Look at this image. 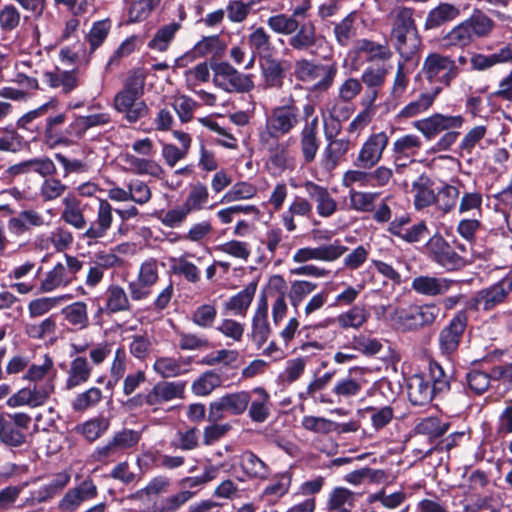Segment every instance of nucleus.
<instances>
[{
  "instance_id": "obj_1",
  "label": "nucleus",
  "mask_w": 512,
  "mask_h": 512,
  "mask_svg": "<svg viewBox=\"0 0 512 512\" xmlns=\"http://www.w3.org/2000/svg\"><path fill=\"white\" fill-rule=\"evenodd\" d=\"M494 28V20L482 10L476 9L468 18L454 25L442 36V45L447 50H464L478 39L489 37Z\"/></svg>"
},
{
  "instance_id": "obj_2",
  "label": "nucleus",
  "mask_w": 512,
  "mask_h": 512,
  "mask_svg": "<svg viewBox=\"0 0 512 512\" xmlns=\"http://www.w3.org/2000/svg\"><path fill=\"white\" fill-rule=\"evenodd\" d=\"M145 76L140 70L130 71L123 88L116 93L113 106L129 123H135L148 114L147 104L141 100L144 93Z\"/></svg>"
},
{
  "instance_id": "obj_3",
  "label": "nucleus",
  "mask_w": 512,
  "mask_h": 512,
  "mask_svg": "<svg viewBox=\"0 0 512 512\" xmlns=\"http://www.w3.org/2000/svg\"><path fill=\"white\" fill-rule=\"evenodd\" d=\"M299 109L294 98L274 107L266 118L265 130L259 133L260 144H273L275 138L289 134L299 123Z\"/></svg>"
},
{
  "instance_id": "obj_4",
  "label": "nucleus",
  "mask_w": 512,
  "mask_h": 512,
  "mask_svg": "<svg viewBox=\"0 0 512 512\" xmlns=\"http://www.w3.org/2000/svg\"><path fill=\"white\" fill-rule=\"evenodd\" d=\"M460 68L450 55L439 52L429 53L423 60L420 74L431 84L449 87L458 77Z\"/></svg>"
},
{
  "instance_id": "obj_5",
  "label": "nucleus",
  "mask_w": 512,
  "mask_h": 512,
  "mask_svg": "<svg viewBox=\"0 0 512 512\" xmlns=\"http://www.w3.org/2000/svg\"><path fill=\"white\" fill-rule=\"evenodd\" d=\"M440 314V308L434 303L411 305L395 313L397 325L405 331H414L432 325Z\"/></svg>"
},
{
  "instance_id": "obj_6",
  "label": "nucleus",
  "mask_w": 512,
  "mask_h": 512,
  "mask_svg": "<svg viewBox=\"0 0 512 512\" xmlns=\"http://www.w3.org/2000/svg\"><path fill=\"white\" fill-rule=\"evenodd\" d=\"M212 70L214 85L226 92L247 93L254 89L252 76L240 73L227 62L217 63Z\"/></svg>"
},
{
  "instance_id": "obj_7",
  "label": "nucleus",
  "mask_w": 512,
  "mask_h": 512,
  "mask_svg": "<svg viewBox=\"0 0 512 512\" xmlns=\"http://www.w3.org/2000/svg\"><path fill=\"white\" fill-rule=\"evenodd\" d=\"M250 400L249 391L226 393L209 404L208 421L218 422L225 418L226 413L242 415L247 410Z\"/></svg>"
},
{
  "instance_id": "obj_8",
  "label": "nucleus",
  "mask_w": 512,
  "mask_h": 512,
  "mask_svg": "<svg viewBox=\"0 0 512 512\" xmlns=\"http://www.w3.org/2000/svg\"><path fill=\"white\" fill-rule=\"evenodd\" d=\"M294 73L296 78L302 82H313L321 77V79L314 84V89L325 91L333 84L337 67L335 64L329 66L316 65L309 60L301 59L296 61Z\"/></svg>"
},
{
  "instance_id": "obj_9",
  "label": "nucleus",
  "mask_w": 512,
  "mask_h": 512,
  "mask_svg": "<svg viewBox=\"0 0 512 512\" xmlns=\"http://www.w3.org/2000/svg\"><path fill=\"white\" fill-rule=\"evenodd\" d=\"M347 252V247L341 240L336 239L332 243L317 247H302L295 251L292 261L296 264H306L310 261L334 262Z\"/></svg>"
},
{
  "instance_id": "obj_10",
  "label": "nucleus",
  "mask_w": 512,
  "mask_h": 512,
  "mask_svg": "<svg viewBox=\"0 0 512 512\" xmlns=\"http://www.w3.org/2000/svg\"><path fill=\"white\" fill-rule=\"evenodd\" d=\"M389 143L385 132L371 134L361 145L353 162L356 168L371 169L382 159L383 153Z\"/></svg>"
},
{
  "instance_id": "obj_11",
  "label": "nucleus",
  "mask_w": 512,
  "mask_h": 512,
  "mask_svg": "<svg viewBox=\"0 0 512 512\" xmlns=\"http://www.w3.org/2000/svg\"><path fill=\"white\" fill-rule=\"evenodd\" d=\"M414 8L397 5L388 14L391 23V38L395 41L397 50H401L407 42V36L416 29Z\"/></svg>"
},
{
  "instance_id": "obj_12",
  "label": "nucleus",
  "mask_w": 512,
  "mask_h": 512,
  "mask_svg": "<svg viewBox=\"0 0 512 512\" xmlns=\"http://www.w3.org/2000/svg\"><path fill=\"white\" fill-rule=\"evenodd\" d=\"M464 122L462 115L435 113L427 118L415 121L413 127L422 133L426 139L431 140L443 131L461 128Z\"/></svg>"
},
{
  "instance_id": "obj_13",
  "label": "nucleus",
  "mask_w": 512,
  "mask_h": 512,
  "mask_svg": "<svg viewBox=\"0 0 512 512\" xmlns=\"http://www.w3.org/2000/svg\"><path fill=\"white\" fill-rule=\"evenodd\" d=\"M466 326V314L464 312H458L449 323L442 328L438 336V345L441 354L450 357L458 350Z\"/></svg>"
},
{
  "instance_id": "obj_14",
  "label": "nucleus",
  "mask_w": 512,
  "mask_h": 512,
  "mask_svg": "<svg viewBox=\"0 0 512 512\" xmlns=\"http://www.w3.org/2000/svg\"><path fill=\"white\" fill-rule=\"evenodd\" d=\"M54 392L53 381L48 379L45 384H34L33 387L20 389L7 400V405L11 408L19 406L38 407L43 405L50 395Z\"/></svg>"
},
{
  "instance_id": "obj_15",
  "label": "nucleus",
  "mask_w": 512,
  "mask_h": 512,
  "mask_svg": "<svg viewBox=\"0 0 512 512\" xmlns=\"http://www.w3.org/2000/svg\"><path fill=\"white\" fill-rule=\"evenodd\" d=\"M425 247L429 257L447 270H455L463 264L461 257L440 235L431 237Z\"/></svg>"
},
{
  "instance_id": "obj_16",
  "label": "nucleus",
  "mask_w": 512,
  "mask_h": 512,
  "mask_svg": "<svg viewBox=\"0 0 512 512\" xmlns=\"http://www.w3.org/2000/svg\"><path fill=\"white\" fill-rule=\"evenodd\" d=\"M113 207L106 199H99L95 219L84 232L88 243L97 242L107 236L113 224Z\"/></svg>"
},
{
  "instance_id": "obj_17",
  "label": "nucleus",
  "mask_w": 512,
  "mask_h": 512,
  "mask_svg": "<svg viewBox=\"0 0 512 512\" xmlns=\"http://www.w3.org/2000/svg\"><path fill=\"white\" fill-rule=\"evenodd\" d=\"M326 42L325 37L318 34L314 23L308 22L298 27L289 38V45L297 51H308L315 54Z\"/></svg>"
},
{
  "instance_id": "obj_18",
  "label": "nucleus",
  "mask_w": 512,
  "mask_h": 512,
  "mask_svg": "<svg viewBox=\"0 0 512 512\" xmlns=\"http://www.w3.org/2000/svg\"><path fill=\"white\" fill-rule=\"evenodd\" d=\"M301 186L307 196L316 203V211L319 216L328 218L337 211V201L326 187L310 180L305 181Z\"/></svg>"
},
{
  "instance_id": "obj_19",
  "label": "nucleus",
  "mask_w": 512,
  "mask_h": 512,
  "mask_svg": "<svg viewBox=\"0 0 512 512\" xmlns=\"http://www.w3.org/2000/svg\"><path fill=\"white\" fill-rule=\"evenodd\" d=\"M462 15L460 5L451 2H439L431 8L424 21L425 30L438 29L448 23L454 22Z\"/></svg>"
},
{
  "instance_id": "obj_20",
  "label": "nucleus",
  "mask_w": 512,
  "mask_h": 512,
  "mask_svg": "<svg viewBox=\"0 0 512 512\" xmlns=\"http://www.w3.org/2000/svg\"><path fill=\"white\" fill-rule=\"evenodd\" d=\"M96 495V486L92 481L85 480L65 493L59 501L58 509L62 512H74L83 502L93 499Z\"/></svg>"
},
{
  "instance_id": "obj_21",
  "label": "nucleus",
  "mask_w": 512,
  "mask_h": 512,
  "mask_svg": "<svg viewBox=\"0 0 512 512\" xmlns=\"http://www.w3.org/2000/svg\"><path fill=\"white\" fill-rule=\"evenodd\" d=\"M512 292V279L504 278L495 285L477 293L475 303L484 310H490L502 303Z\"/></svg>"
},
{
  "instance_id": "obj_22",
  "label": "nucleus",
  "mask_w": 512,
  "mask_h": 512,
  "mask_svg": "<svg viewBox=\"0 0 512 512\" xmlns=\"http://www.w3.org/2000/svg\"><path fill=\"white\" fill-rule=\"evenodd\" d=\"M191 363V357L162 356L155 360L153 370L161 378H175L187 374L191 369Z\"/></svg>"
},
{
  "instance_id": "obj_23",
  "label": "nucleus",
  "mask_w": 512,
  "mask_h": 512,
  "mask_svg": "<svg viewBox=\"0 0 512 512\" xmlns=\"http://www.w3.org/2000/svg\"><path fill=\"white\" fill-rule=\"evenodd\" d=\"M456 283L448 278L421 275L412 280L411 288L420 295L435 297L447 293Z\"/></svg>"
},
{
  "instance_id": "obj_24",
  "label": "nucleus",
  "mask_w": 512,
  "mask_h": 512,
  "mask_svg": "<svg viewBox=\"0 0 512 512\" xmlns=\"http://www.w3.org/2000/svg\"><path fill=\"white\" fill-rule=\"evenodd\" d=\"M226 45L219 36H207L198 41L194 47L177 60L178 65H185L198 57L217 56L221 54Z\"/></svg>"
},
{
  "instance_id": "obj_25",
  "label": "nucleus",
  "mask_w": 512,
  "mask_h": 512,
  "mask_svg": "<svg viewBox=\"0 0 512 512\" xmlns=\"http://www.w3.org/2000/svg\"><path fill=\"white\" fill-rule=\"evenodd\" d=\"M442 91V86H435L431 91L421 93L415 100L410 101L397 113L398 120L417 117L427 112Z\"/></svg>"
},
{
  "instance_id": "obj_26",
  "label": "nucleus",
  "mask_w": 512,
  "mask_h": 512,
  "mask_svg": "<svg viewBox=\"0 0 512 512\" xmlns=\"http://www.w3.org/2000/svg\"><path fill=\"white\" fill-rule=\"evenodd\" d=\"M319 119L314 117L310 122H305L300 132V148L306 163L315 160L320 142L318 139Z\"/></svg>"
},
{
  "instance_id": "obj_27",
  "label": "nucleus",
  "mask_w": 512,
  "mask_h": 512,
  "mask_svg": "<svg viewBox=\"0 0 512 512\" xmlns=\"http://www.w3.org/2000/svg\"><path fill=\"white\" fill-rule=\"evenodd\" d=\"M56 171L54 162L48 157L28 159L10 166L7 170L12 176L35 172L42 177L53 176Z\"/></svg>"
},
{
  "instance_id": "obj_28",
  "label": "nucleus",
  "mask_w": 512,
  "mask_h": 512,
  "mask_svg": "<svg viewBox=\"0 0 512 512\" xmlns=\"http://www.w3.org/2000/svg\"><path fill=\"white\" fill-rule=\"evenodd\" d=\"M250 393V407L248 415L253 422H265L271 413L270 394L262 387H255Z\"/></svg>"
},
{
  "instance_id": "obj_29",
  "label": "nucleus",
  "mask_w": 512,
  "mask_h": 512,
  "mask_svg": "<svg viewBox=\"0 0 512 512\" xmlns=\"http://www.w3.org/2000/svg\"><path fill=\"white\" fill-rule=\"evenodd\" d=\"M92 365L84 356H77L70 361L65 387L68 390L85 384L92 375Z\"/></svg>"
},
{
  "instance_id": "obj_30",
  "label": "nucleus",
  "mask_w": 512,
  "mask_h": 512,
  "mask_svg": "<svg viewBox=\"0 0 512 512\" xmlns=\"http://www.w3.org/2000/svg\"><path fill=\"white\" fill-rule=\"evenodd\" d=\"M358 494L345 487H334L327 498L328 512H352L355 507Z\"/></svg>"
},
{
  "instance_id": "obj_31",
  "label": "nucleus",
  "mask_w": 512,
  "mask_h": 512,
  "mask_svg": "<svg viewBox=\"0 0 512 512\" xmlns=\"http://www.w3.org/2000/svg\"><path fill=\"white\" fill-rule=\"evenodd\" d=\"M436 395L430 381L423 375H413L409 379L408 396L414 405H425Z\"/></svg>"
},
{
  "instance_id": "obj_32",
  "label": "nucleus",
  "mask_w": 512,
  "mask_h": 512,
  "mask_svg": "<svg viewBox=\"0 0 512 512\" xmlns=\"http://www.w3.org/2000/svg\"><path fill=\"white\" fill-rule=\"evenodd\" d=\"M70 481V475L67 473L57 474L49 483L40 487L37 491L32 492L30 498L24 502L25 506L42 503L55 496Z\"/></svg>"
},
{
  "instance_id": "obj_33",
  "label": "nucleus",
  "mask_w": 512,
  "mask_h": 512,
  "mask_svg": "<svg viewBox=\"0 0 512 512\" xmlns=\"http://www.w3.org/2000/svg\"><path fill=\"white\" fill-rule=\"evenodd\" d=\"M239 465L250 479L266 480L271 472L269 466L251 451H245L239 456Z\"/></svg>"
},
{
  "instance_id": "obj_34",
  "label": "nucleus",
  "mask_w": 512,
  "mask_h": 512,
  "mask_svg": "<svg viewBox=\"0 0 512 512\" xmlns=\"http://www.w3.org/2000/svg\"><path fill=\"white\" fill-rule=\"evenodd\" d=\"M269 152V164L277 171L291 169L294 166V157L290 154L287 144L279 143L275 138L273 144H261Z\"/></svg>"
},
{
  "instance_id": "obj_35",
  "label": "nucleus",
  "mask_w": 512,
  "mask_h": 512,
  "mask_svg": "<svg viewBox=\"0 0 512 512\" xmlns=\"http://www.w3.org/2000/svg\"><path fill=\"white\" fill-rule=\"evenodd\" d=\"M62 204L61 218L75 229H84L87 226V221L81 209L80 200L73 195H67L63 198Z\"/></svg>"
},
{
  "instance_id": "obj_36",
  "label": "nucleus",
  "mask_w": 512,
  "mask_h": 512,
  "mask_svg": "<svg viewBox=\"0 0 512 512\" xmlns=\"http://www.w3.org/2000/svg\"><path fill=\"white\" fill-rule=\"evenodd\" d=\"M313 211L312 203L303 197H295L288 207V210L282 214L281 219L285 229L288 232L296 230L297 226L294 221L295 216L310 217Z\"/></svg>"
},
{
  "instance_id": "obj_37",
  "label": "nucleus",
  "mask_w": 512,
  "mask_h": 512,
  "mask_svg": "<svg viewBox=\"0 0 512 512\" xmlns=\"http://www.w3.org/2000/svg\"><path fill=\"white\" fill-rule=\"evenodd\" d=\"M370 318V312L365 306L354 305L349 310L340 313L335 322L344 330L346 329H359Z\"/></svg>"
},
{
  "instance_id": "obj_38",
  "label": "nucleus",
  "mask_w": 512,
  "mask_h": 512,
  "mask_svg": "<svg viewBox=\"0 0 512 512\" xmlns=\"http://www.w3.org/2000/svg\"><path fill=\"white\" fill-rule=\"evenodd\" d=\"M110 427V420L104 416L91 418L75 427L76 433L92 443L102 437Z\"/></svg>"
},
{
  "instance_id": "obj_39",
  "label": "nucleus",
  "mask_w": 512,
  "mask_h": 512,
  "mask_svg": "<svg viewBox=\"0 0 512 512\" xmlns=\"http://www.w3.org/2000/svg\"><path fill=\"white\" fill-rule=\"evenodd\" d=\"M64 320L77 330L86 329L89 326L87 304L83 301L73 302L61 310Z\"/></svg>"
},
{
  "instance_id": "obj_40",
  "label": "nucleus",
  "mask_w": 512,
  "mask_h": 512,
  "mask_svg": "<svg viewBox=\"0 0 512 512\" xmlns=\"http://www.w3.org/2000/svg\"><path fill=\"white\" fill-rule=\"evenodd\" d=\"M125 162L129 166V171L137 175H149L154 178H162L164 174L163 167L155 160L147 158H139L134 155L127 154Z\"/></svg>"
},
{
  "instance_id": "obj_41",
  "label": "nucleus",
  "mask_w": 512,
  "mask_h": 512,
  "mask_svg": "<svg viewBox=\"0 0 512 512\" xmlns=\"http://www.w3.org/2000/svg\"><path fill=\"white\" fill-rule=\"evenodd\" d=\"M414 206L417 210L426 208L436 202V194L432 189L431 180L421 175L412 183Z\"/></svg>"
},
{
  "instance_id": "obj_42",
  "label": "nucleus",
  "mask_w": 512,
  "mask_h": 512,
  "mask_svg": "<svg viewBox=\"0 0 512 512\" xmlns=\"http://www.w3.org/2000/svg\"><path fill=\"white\" fill-rule=\"evenodd\" d=\"M260 67L267 87L279 88L282 86L284 71L278 59L273 58L272 55L261 58Z\"/></svg>"
},
{
  "instance_id": "obj_43",
  "label": "nucleus",
  "mask_w": 512,
  "mask_h": 512,
  "mask_svg": "<svg viewBox=\"0 0 512 512\" xmlns=\"http://www.w3.org/2000/svg\"><path fill=\"white\" fill-rule=\"evenodd\" d=\"M222 376L215 370L203 372L191 384V391L196 396L205 397L210 395L215 389L222 386Z\"/></svg>"
},
{
  "instance_id": "obj_44",
  "label": "nucleus",
  "mask_w": 512,
  "mask_h": 512,
  "mask_svg": "<svg viewBox=\"0 0 512 512\" xmlns=\"http://www.w3.org/2000/svg\"><path fill=\"white\" fill-rule=\"evenodd\" d=\"M356 19H357V11H351L348 13L341 21L334 24L333 33L336 42L342 46L346 47L350 44L353 38L356 37L357 28H356Z\"/></svg>"
},
{
  "instance_id": "obj_45",
  "label": "nucleus",
  "mask_w": 512,
  "mask_h": 512,
  "mask_svg": "<svg viewBox=\"0 0 512 512\" xmlns=\"http://www.w3.org/2000/svg\"><path fill=\"white\" fill-rule=\"evenodd\" d=\"M268 304L266 299L263 297L258 304V308L255 312L252 322V333L253 339L260 346L268 339L270 327L267 320Z\"/></svg>"
},
{
  "instance_id": "obj_46",
  "label": "nucleus",
  "mask_w": 512,
  "mask_h": 512,
  "mask_svg": "<svg viewBox=\"0 0 512 512\" xmlns=\"http://www.w3.org/2000/svg\"><path fill=\"white\" fill-rule=\"evenodd\" d=\"M57 323L53 316H49L40 322L26 323L24 327L25 334L34 340L55 339Z\"/></svg>"
},
{
  "instance_id": "obj_47",
  "label": "nucleus",
  "mask_w": 512,
  "mask_h": 512,
  "mask_svg": "<svg viewBox=\"0 0 512 512\" xmlns=\"http://www.w3.org/2000/svg\"><path fill=\"white\" fill-rule=\"evenodd\" d=\"M105 302V310L108 313L124 312L131 309L128 295L119 285H111L107 288Z\"/></svg>"
},
{
  "instance_id": "obj_48",
  "label": "nucleus",
  "mask_w": 512,
  "mask_h": 512,
  "mask_svg": "<svg viewBox=\"0 0 512 512\" xmlns=\"http://www.w3.org/2000/svg\"><path fill=\"white\" fill-rule=\"evenodd\" d=\"M72 299V295L63 294L53 297H41L31 300L28 304V313L31 318L43 316L64 302Z\"/></svg>"
},
{
  "instance_id": "obj_49",
  "label": "nucleus",
  "mask_w": 512,
  "mask_h": 512,
  "mask_svg": "<svg viewBox=\"0 0 512 512\" xmlns=\"http://www.w3.org/2000/svg\"><path fill=\"white\" fill-rule=\"evenodd\" d=\"M44 78L49 87L61 88L65 94L70 93L78 86V77L75 71L46 72Z\"/></svg>"
},
{
  "instance_id": "obj_50",
  "label": "nucleus",
  "mask_w": 512,
  "mask_h": 512,
  "mask_svg": "<svg viewBox=\"0 0 512 512\" xmlns=\"http://www.w3.org/2000/svg\"><path fill=\"white\" fill-rule=\"evenodd\" d=\"M209 201V191L205 184L197 182L189 187L183 205L190 213L204 209Z\"/></svg>"
},
{
  "instance_id": "obj_51",
  "label": "nucleus",
  "mask_w": 512,
  "mask_h": 512,
  "mask_svg": "<svg viewBox=\"0 0 512 512\" xmlns=\"http://www.w3.org/2000/svg\"><path fill=\"white\" fill-rule=\"evenodd\" d=\"M327 142L324 149V161L328 167L334 168L350 150V140L348 138H333Z\"/></svg>"
},
{
  "instance_id": "obj_52",
  "label": "nucleus",
  "mask_w": 512,
  "mask_h": 512,
  "mask_svg": "<svg viewBox=\"0 0 512 512\" xmlns=\"http://www.w3.org/2000/svg\"><path fill=\"white\" fill-rule=\"evenodd\" d=\"M420 147L421 140L417 135L407 134L397 138L392 147L395 161L415 155Z\"/></svg>"
},
{
  "instance_id": "obj_53",
  "label": "nucleus",
  "mask_w": 512,
  "mask_h": 512,
  "mask_svg": "<svg viewBox=\"0 0 512 512\" xmlns=\"http://www.w3.org/2000/svg\"><path fill=\"white\" fill-rule=\"evenodd\" d=\"M248 44L254 53H257L261 58L272 55L273 46L271 43V36L263 28L258 27L248 35Z\"/></svg>"
},
{
  "instance_id": "obj_54",
  "label": "nucleus",
  "mask_w": 512,
  "mask_h": 512,
  "mask_svg": "<svg viewBox=\"0 0 512 512\" xmlns=\"http://www.w3.org/2000/svg\"><path fill=\"white\" fill-rule=\"evenodd\" d=\"M111 117L109 113L100 112L87 116H79L70 124L78 136H82L88 129L109 124Z\"/></svg>"
},
{
  "instance_id": "obj_55",
  "label": "nucleus",
  "mask_w": 512,
  "mask_h": 512,
  "mask_svg": "<svg viewBox=\"0 0 512 512\" xmlns=\"http://www.w3.org/2000/svg\"><path fill=\"white\" fill-rule=\"evenodd\" d=\"M357 49L360 53H364L367 56L368 61H385L392 57V51L387 44H380L367 39L358 41Z\"/></svg>"
},
{
  "instance_id": "obj_56",
  "label": "nucleus",
  "mask_w": 512,
  "mask_h": 512,
  "mask_svg": "<svg viewBox=\"0 0 512 512\" xmlns=\"http://www.w3.org/2000/svg\"><path fill=\"white\" fill-rule=\"evenodd\" d=\"M257 194V187L251 183L240 181L235 183L222 197V203L249 200Z\"/></svg>"
},
{
  "instance_id": "obj_57",
  "label": "nucleus",
  "mask_w": 512,
  "mask_h": 512,
  "mask_svg": "<svg viewBox=\"0 0 512 512\" xmlns=\"http://www.w3.org/2000/svg\"><path fill=\"white\" fill-rule=\"evenodd\" d=\"M256 292V284L251 283L241 290L238 294L230 298L226 307L234 314H243L250 306Z\"/></svg>"
},
{
  "instance_id": "obj_58",
  "label": "nucleus",
  "mask_w": 512,
  "mask_h": 512,
  "mask_svg": "<svg viewBox=\"0 0 512 512\" xmlns=\"http://www.w3.org/2000/svg\"><path fill=\"white\" fill-rule=\"evenodd\" d=\"M140 439L141 433L139 431L124 428L115 432L110 438V441L121 455H123L125 451L134 448L139 443Z\"/></svg>"
},
{
  "instance_id": "obj_59",
  "label": "nucleus",
  "mask_w": 512,
  "mask_h": 512,
  "mask_svg": "<svg viewBox=\"0 0 512 512\" xmlns=\"http://www.w3.org/2000/svg\"><path fill=\"white\" fill-rule=\"evenodd\" d=\"M291 482L292 474L290 472L280 473L275 477V482L264 488L261 497H271L273 500H277L288 493Z\"/></svg>"
},
{
  "instance_id": "obj_60",
  "label": "nucleus",
  "mask_w": 512,
  "mask_h": 512,
  "mask_svg": "<svg viewBox=\"0 0 512 512\" xmlns=\"http://www.w3.org/2000/svg\"><path fill=\"white\" fill-rule=\"evenodd\" d=\"M449 429L448 422H442L438 417L422 419L415 427L418 434L427 435L429 438H439Z\"/></svg>"
},
{
  "instance_id": "obj_61",
  "label": "nucleus",
  "mask_w": 512,
  "mask_h": 512,
  "mask_svg": "<svg viewBox=\"0 0 512 512\" xmlns=\"http://www.w3.org/2000/svg\"><path fill=\"white\" fill-rule=\"evenodd\" d=\"M363 411L369 415L372 427L376 431L385 428L394 418V409L389 405L382 407L368 406Z\"/></svg>"
},
{
  "instance_id": "obj_62",
  "label": "nucleus",
  "mask_w": 512,
  "mask_h": 512,
  "mask_svg": "<svg viewBox=\"0 0 512 512\" xmlns=\"http://www.w3.org/2000/svg\"><path fill=\"white\" fill-rule=\"evenodd\" d=\"M364 385L363 380L354 379L351 377H344L339 379L333 387V393L341 399H349L357 396Z\"/></svg>"
},
{
  "instance_id": "obj_63",
  "label": "nucleus",
  "mask_w": 512,
  "mask_h": 512,
  "mask_svg": "<svg viewBox=\"0 0 512 512\" xmlns=\"http://www.w3.org/2000/svg\"><path fill=\"white\" fill-rule=\"evenodd\" d=\"M101 400V389L98 387H90L89 389L76 395L72 401V409L76 412H82L96 406Z\"/></svg>"
},
{
  "instance_id": "obj_64",
  "label": "nucleus",
  "mask_w": 512,
  "mask_h": 512,
  "mask_svg": "<svg viewBox=\"0 0 512 512\" xmlns=\"http://www.w3.org/2000/svg\"><path fill=\"white\" fill-rule=\"evenodd\" d=\"M44 178L39 187V195L44 202L56 200L65 193L67 186L61 180L52 176Z\"/></svg>"
}]
</instances>
